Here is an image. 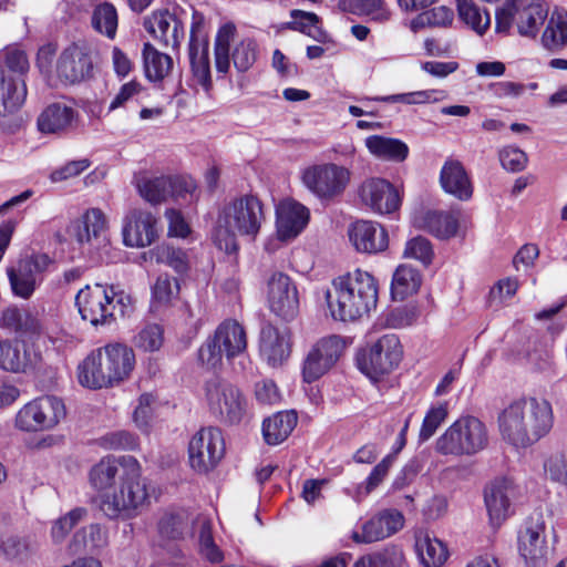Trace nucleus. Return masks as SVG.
<instances>
[{"label":"nucleus","mask_w":567,"mask_h":567,"mask_svg":"<svg viewBox=\"0 0 567 567\" xmlns=\"http://www.w3.org/2000/svg\"><path fill=\"white\" fill-rule=\"evenodd\" d=\"M545 523L538 518L527 522L518 536V551L530 567H545L554 556V546L545 534Z\"/></svg>","instance_id":"18"},{"label":"nucleus","mask_w":567,"mask_h":567,"mask_svg":"<svg viewBox=\"0 0 567 567\" xmlns=\"http://www.w3.org/2000/svg\"><path fill=\"white\" fill-rule=\"evenodd\" d=\"M87 515L84 507H75L52 522L50 537L53 544L59 545L65 540L70 532Z\"/></svg>","instance_id":"52"},{"label":"nucleus","mask_w":567,"mask_h":567,"mask_svg":"<svg viewBox=\"0 0 567 567\" xmlns=\"http://www.w3.org/2000/svg\"><path fill=\"white\" fill-rule=\"evenodd\" d=\"M393 461L394 455L390 454L386 455L380 463H378L365 480L364 484L359 487L358 493L361 494L363 489V494L368 495L374 491L388 475Z\"/></svg>","instance_id":"62"},{"label":"nucleus","mask_w":567,"mask_h":567,"mask_svg":"<svg viewBox=\"0 0 567 567\" xmlns=\"http://www.w3.org/2000/svg\"><path fill=\"white\" fill-rule=\"evenodd\" d=\"M542 44L551 52L560 51L567 45V16H551L542 34Z\"/></svg>","instance_id":"48"},{"label":"nucleus","mask_w":567,"mask_h":567,"mask_svg":"<svg viewBox=\"0 0 567 567\" xmlns=\"http://www.w3.org/2000/svg\"><path fill=\"white\" fill-rule=\"evenodd\" d=\"M146 482L142 477L141 465L133 456L124 458L122 480L112 492L101 495V511L109 518L131 517L147 501Z\"/></svg>","instance_id":"3"},{"label":"nucleus","mask_w":567,"mask_h":567,"mask_svg":"<svg viewBox=\"0 0 567 567\" xmlns=\"http://www.w3.org/2000/svg\"><path fill=\"white\" fill-rule=\"evenodd\" d=\"M225 355L215 337H209L198 350V360L207 369H216L223 362Z\"/></svg>","instance_id":"61"},{"label":"nucleus","mask_w":567,"mask_h":567,"mask_svg":"<svg viewBox=\"0 0 567 567\" xmlns=\"http://www.w3.org/2000/svg\"><path fill=\"white\" fill-rule=\"evenodd\" d=\"M188 59L194 80L209 94L213 89L209 40L205 32V17L197 10L192 13Z\"/></svg>","instance_id":"12"},{"label":"nucleus","mask_w":567,"mask_h":567,"mask_svg":"<svg viewBox=\"0 0 567 567\" xmlns=\"http://www.w3.org/2000/svg\"><path fill=\"white\" fill-rule=\"evenodd\" d=\"M402 357L400 340L395 334H384L372 343L368 349L360 352L357 357V363L370 379L389 374L398 367Z\"/></svg>","instance_id":"11"},{"label":"nucleus","mask_w":567,"mask_h":567,"mask_svg":"<svg viewBox=\"0 0 567 567\" xmlns=\"http://www.w3.org/2000/svg\"><path fill=\"white\" fill-rule=\"evenodd\" d=\"M339 6L346 12L367 17L375 23H386L392 18L385 0H340Z\"/></svg>","instance_id":"40"},{"label":"nucleus","mask_w":567,"mask_h":567,"mask_svg":"<svg viewBox=\"0 0 567 567\" xmlns=\"http://www.w3.org/2000/svg\"><path fill=\"white\" fill-rule=\"evenodd\" d=\"M142 58L145 76L151 82H162L173 70L172 56L159 52L150 42L144 43Z\"/></svg>","instance_id":"41"},{"label":"nucleus","mask_w":567,"mask_h":567,"mask_svg":"<svg viewBox=\"0 0 567 567\" xmlns=\"http://www.w3.org/2000/svg\"><path fill=\"white\" fill-rule=\"evenodd\" d=\"M156 258L158 264H164L177 274H185L188 270V257L185 250H148L140 254L135 262L143 265L144 262Z\"/></svg>","instance_id":"50"},{"label":"nucleus","mask_w":567,"mask_h":567,"mask_svg":"<svg viewBox=\"0 0 567 567\" xmlns=\"http://www.w3.org/2000/svg\"><path fill=\"white\" fill-rule=\"evenodd\" d=\"M164 342V329L158 323L145 324L134 337L133 343L145 352L158 351Z\"/></svg>","instance_id":"54"},{"label":"nucleus","mask_w":567,"mask_h":567,"mask_svg":"<svg viewBox=\"0 0 567 567\" xmlns=\"http://www.w3.org/2000/svg\"><path fill=\"white\" fill-rule=\"evenodd\" d=\"M348 236L354 248H389L386 229L370 220H355L350 224Z\"/></svg>","instance_id":"32"},{"label":"nucleus","mask_w":567,"mask_h":567,"mask_svg":"<svg viewBox=\"0 0 567 567\" xmlns=\"http://www.w3.org/2000/svg\"><path fill=\"white\" fill-rule=\"evenodd\" d=\"M553 410L545 399L523 398L508 404L498 415V429L504 441L527 447L549 433Z\"/></svg>","instance_id":"1"},{"label":"nucleus","mask_w":567,"mask_h":567,"mask_svg":"<svg viewBox=\"0 0 567 567\" xmlns=\"http://www.w3.org/2000/svg\"><path fill=\"white\" fill-rule=\"evenodd\" d=\"M83 320L93 326L106 324L113 320L114 293L110 295L102 285L86 286L75 298Z\"/></svg>","instance_id":"19"},{"label":"nucleus","mask_w":567,"mask_h":567,"mask_svg":"<svg viewBox=\"0 0 567 567\" xmlns=\"http://www.w3.org/2000/svg\"><path fill=\"white\" fill-rule=\"evenodd\" d=\"M54 261L55 257L49 252L33 251L9 267L7 274L13 293L23 299L30 298L38 285L37 275L50 269Z\"/></svg>","instance_id":"16"},{"label":"nucleus","mask_w":567,"mask_h":567,"mask_svg":"<svg viewBox=\"0 0 567 567\" xmlns=\"http://www.w3.org/2000/svg\"><path fill=\"white\" fill-rule=\"evenodd\" d=\"M458 18L478 35H484L491 27V14L473 0H455Z\"/></svg>","instance_id":"45"},{"label":"nucleus","mask_w":567,"mask_h":567,"mask_svg":"<svg viewBox=\"0 0 567 567\" xmlns=\"http://www.w3.org/2000/svg\"><path fill=\"white\" fill-rule=\"evenodd\" d=\"M55 74L65 86L78 85L93 78V49L86 40H78L66 45L55 62Z\"/></svg>","instance_id":"9"},{"label":"nucleus","mask_w":567,"mask_h":567,"mask_svg":"<svg viewBox=\"0 0 567 567\" xmlns=\"http://www.w3.org/2000/svg\"><path fill=\"white\" fill-rule=\"evenodd\" d=\"M379 286L368 271L357 269L332 281L326 291L328 308L333 319L354 321L369 315L378 303Z\"/></svg>","instance_id":"2"},{"label":"nucleus","mask_w":567,"mask_h":567,"mask_svg":"<svg viewBox=\"0 0 567 567\" xmlns=\"http://www.w3.org/2000/svg\"><path fill=\"white\" fill-rule=\"evenodd\" d=\"M415 549L424 567H442L449 558L446 545L427 532L416 534Z\"/></svg>","instance_id":"37"},{"label":"nucleus","mask_w":567,"mask_h":567,"mask_svg":"<svg viewBox=\"0 0 567 567\" xmlns=\"http://www.w3.org/2000/svg\"><path fill=\"white\" fill-rule=\"evenodd\" d=\"M447 415L449 402L444 401L432 405L424 416L419 434L420 441L425 442L430 440L439 426L446 420Z\"/></svg>","instance_id":"56"},{"label":"nucleus","mask_w":567,"mask_h":567,"mask_svg":"<svg viewBox=\"0 0 567 567\" xmlns=\"http://www.w3.org/2000/svg\"><path fill=\"white\" fill-rule=\"evenodd\" d=\"M344 349V341L339 336L319 339L305 357L301 371L303 381L311 383L324 375L338 362Z\"/></svg>","instance_id":"17"},{"label":"nucleus","mask_w":567,"mask_h":567,"mask_svg":"<svg viewBox=\"0 0 567 567\" xmlns=\"http://www.w3.org/2000/svg\"><path fill=\"white\" fill-rule=\"evenodd\" d=\"M91 22L93 29L107 39L113 40L116 37L118 16L111 2L97 4L93 10Z\"/></svg>","instance_id":"49"},{"label":"nucleus","mask_w":567,"mask_h":567,"mask_svg":"<svg viewBox=\"0 0 567 567\" xmlns=\"http://www.w3.org/2000/svg\"><path fill=\"white\" fill-rule=\"evenodd\" d=\"M103 374L94 367V358H86L78 368L79 382L89 389H101L109 386Z\"/></svg>","instance_id":"60"},{"label":"nucleus","mask_w":567,"mask_h":567,"mask_svg":"<svg viewBox=\"0 0 567 567\" xmlns=\"http://www.w3.org/2000/svg\"><path fill=\"white\" fill-rule=\"evenodd\" d=\"M258 54L259 48L256 40L251 38H245L234 47L231 52V61L238 72L245 73L255 64Z\"/></svg>","instance_id":"53"},{"label":"nucleus","mask_w":567,"mask_h":567,"mask_svg":"<svg viewBox=\"0 0 567 567\" xmlns=\"http://www.w3.org/2000/svg\"><path fill=\"white\" fill-rule=\"evenodd\" d=\"M225 442L217 427H203L189 441L188 458L190 467L198 473H207L223 458Z\"/></svg>","instance_id":"14"},{"label":"nucleus","mask_w":567,"mask_h":567,"mask_svg":"<svg viewBox=\"0 0 567 567\" xmlns=\"http://www.w3.org/2000/svg\"><path fill=\"white\" fill-rule=\"evenodd\" d=\"M290 17L293 20L287 23L288 29L307 34L318 42H327L328 33L318 27L320 18L315 12L293 9Z\"/></svg>","instance_id":"46"},{"label":"nucleus","mask_w":567,"mask_h":567,"mask_svg":"<svg viewBox=\"0 0 567 567\" xmlns=\"http://www.w3.org/2000/svg\"><path fill=\"white\" fill-rule=\"evenodd\" d=\"M358 195L367 207L381 215L394 213L402 203L395 186L380 177L363 181L359 186Z\"/></svg>","instance_id":"21"},{"label":"nucleus","mask_w":567,"mask_h":567,"mask_svg":"<svg viewBox=\"0 0 567 567\" xmlns=\"http://www.w3.org/2000/svg\"><path fill=\"white\" fill-rule=\"evenodd\" d=\"M348 168L334 163L317 164L302 172L303 185L319 199L333 200L341 196L350 183Z\"/></svg>","instance_id":"10"},{"label":"nucleus","mask_w":567,"mask_h":567,"mask_svg":"<svg viewBox=\"0 0 567 567\" xmlns=\"http://www.w3.org/2000/svg\"><path fill=\"white\" fill-rule=\"evenodd\" d=\"M512 485L507 480H496L485 488V505L493 526H499L509 514Z\"/></svg>","instance_id":"31"},{"label":"nucleus","mask_w":567,"mask_h":567,"mask_svg":"<svg viewBox=\"0 0 567 567\" xmlns=\"http://www.w3.org/2000/svg\"><path fill=\"white\" fill-rule=\"evenodd\" d=\"M136 187L140 196L152 205H159L168 199V175L142 177Z\"/></svg>","instance_id":"47"},{"label":"nucleus","mask_w":567,"mask_h":567,"mask_svg":"<svg viewBox=\"0 0 567 567\" xmlns=\"http://www.w3.org/2000/svg\"><path fill=\"white\" fill-rule=\"evenodd\" d=\"M144 29L162 45L179 50L185 37L184 23L167 9L153 11L144 20Z\"/></svg>","instance_id":"25"},{"label":"nucleus","mask_w":567,"mask_h":567,"mask_svg":"<svg viewBox=\"0 0 567 567\" xmlns=\"http://www.w3.org/2000/svg\"><path fill=\"white\" fill-rule=\"evenodd\" d=\"M58 245L106 248L111 241L104 213L100 208L87 209L81 218L71 220L64 229L54 235Z\"/></svg>","instance_id":"8"},{"label":"nucleus","mask_w":567,"mask_h":567,"mask_svg":"<svg viewBox=\"0 0 567 567\" xmlns=\"http://www.w3.org/2000/svg\"><path fill=\"white\" fill-rule=\"evenodd\" d=\"M260 353L271 367H279L290 355V336L270 323L265 324L260 332Z\"/></svg>","instance_id":"29"},{"label":"nucleus","mask_w":567,"mask_h":567,"mask_svg":"<svg viewBox=\"0 0 567 567\" xmlns=\"http://www.w3.org/2000/svg\"><path fill=\"white\" fill-rule=\"evenodd\" d=\"M122 235L125 246L146 248L158 239V219L151 212L134 209L125 219Z\"/></svg>","instance_id":"22"},{"label":"nucleus","mask_w":567,"mask_h":567,"mask_svg":"<svg viewBox=\"0 0 567 567\" xmlns=\"http://www.w3.org/2000/svg\"><path fill=\"white\" fill-rule=\"evenodd\" d=\"M125 457L126 456L115 458L106 456L92 466L89 473L90 484L94 489L100 492L101 495L106 492H112L116 483L122 480Z\"/></svg>","instance_id":"33"},{"label":"nucleus","mask_w":567,"mask_h":567,"mask_svg":"<svg viewBox=\"0 0 567 567\" xmlns=\"http://www.w3.org/2000/svg\"><path fill=\"white\" fill-rule=\"evenodd\" d=\"M102 351L104 352L106 365L110 367V374L114 383L128 378L135 365L133 349L125 344L112 343L102 348Z\"/></svg>","instance_id":"35"},{"label":"nucleus","mask_w":567,"mask_h":567,"mask_svg":"<svg viewBox=\"0 0 567 567\" xmlns=\"http://www.w3.org/2000/svg\"><path fill=\"white\" fill-rule=\"evenodd\" d=\"M109 545L106 527L100 524H91L74 533L70 543L73 553L86 549L90 553H99Z\"/></svg>","instance_id":"39"},{"label":"nucleus","mask_w":567,"mask_h":567,"mask_svg":"<svg viewBox=\"0 0 567 567\" xmlns=\"http://www.w3.org/2000/svg\"><path fill=\"white\" fill-rule=\"evenodd\" d=\"M42 357L32 346L18 340H0V370L10 373H29L41 362Z\"/></svg>","instance_id":"23"},{"label":"nucleus","mask_w":567,"mask_h":567,"mask_svg":"<svg viewBox=\"0 0 567 567\" xmlns=\"http://www.w3.org/2000/svg\"><path fill=\"white\" fill-rule=\"evenodd\" d=\"M379 567H404L405 556L400 546L390 545L374 553Z\"/></svg>","instance_id":"64"},{"label":"nucleus","mask_w":567,"mask_h":567,"mask_svg":"<svg viewBox=\"0 0 567 567\" xmlns=\"http://www.w3.org/2000/svg\"><path fill=\"white\" fill-rule=\"evenodd\" d=\"M214 337L220 344L228 360L240 355L247 348L246 331L244 327L235 320L221 322L217 327Z\"/></svg>","instance_id":"36"},{"label":"nucleus","mask_w":567,"mask_h":567,"mask_svg":"<svg viewBox=\"0 0 567 567\" xmlns=\"http://www.w3.org/2000/svg\"><path fill=\"white\" fill-rule=\"evenodd\" d=\"M544 471L550 481L567 486V450L550 454L544 462Z\"/></svg>","instance_id":"58"},{"label":"nucleus","mask_w":567,"mask_h":567,"mask_svg":"<svg viewBox=\"0 0 567 567\" xmlns=\"http://www.w3.org/2000/svg\"><path fill=\"white\" fill-rule=\"evenodd\" d=\"M221 214L228 224L233 220L234 227L240 235L252 239L259 234L261 224L266 219L262 202L252 194L234 198L224 206Z\"/></svg>","instance_id":"15"},{"label":"nucleus","mask_w":567,"mask_h":567,"mask_svg":"<svg viewBox=\"0 0 567 567\" xmlns=\"http://www.w3.org/2000/svg\"><path fill=\"white\" fill-rule=\"evenodd\" d=\"M151 289L153 306H167L179 293L177 279L169 277L167 274L159 275Z\"/></svg>","instance_id":"55"},{"label":"nucleus","mask_w":567,"mask_h":567,"mask_svg":"<svg viewBox=\"0 0 567 567\" xmlns=\"http://www.w3.org/2000/svg\"><path fill=\"white\" fill-rule=\"evenodd\" d=\"M194 516L189 511L182 507L165 509L157 520V530L162 538L167 540L184 539L194 530Z\"/></svg>","instance_id":"30"},{"label":"nucleus","mask_w":567,"mask_h":567,"mask_svg":"<svg viewBox=\"0 0 567 567\" xmlns=\"http://www.w3.org/2000/svg\"><path fill=\"white\" fill-rule=\"evenodd\" d=\"M29 60L24 51L11 49L6 52L0 68V116L17 112L27 97L25 75Z\"/></svg>","instance_id":"6"},{"label":"nucleus","mask_w":567,"mask_h":567,"mask_svg":"<svg viewBox=\"0 0 567 567\" xmlns=\"http://www.w3.org/2000/svg\"><path fill=\"white\" fill-rule=\"evenodd\" d=\"M236 32L234 23H225L221 25L216 34L214 53L215 66L218 73L226 74L230 66L229 48L230 40Z\"/></svg>","instance_id":"51"},{"label":"nucleus","mask_w":567,"mask_h":567,"mask_svg":"<svg viewBox=\"0 0 567 567\" xmlns=\"http://www.w3.org/2000/svg\"><path fill=\"white\" fill-rule=\"evenodd\" d=\"M65 416L61 399L53 395L38 398L23 405L16 415V427L37 432L54 427Z\"/></svg>","instance_id":"13"},{"label":"nucleus","mask_w":567,"mask_h":567,"mask_svg":"<svg viewBox=\"0 0 567 567\" xmlns=\"http://www.w3.org/2000/svg\"><path fill=\"white\" fill-rule=\"evenodd\" d=\"M422 285V276L412 264L405 262L396 267L391 281V296L394 300H404L416 293Z\"/></svg>","instance_id":"38"},{"label":"nucleus","mask_w":567,"mask_h":567,"mask_svg":"<svg viewBox=\"0 0 567 567\" xmlns=\"http://www.w3.org/2000/svg\"><path fill=\"white\" fill-rule=\"evenodd\" d=\"M310 220L309 209L295 199H284L276 208V234L287 243L299 236Z\"/></svg>","instance_id":"26"},{"label":"nucleus","mask_w":567,"mask_h":567,"mask_svg":"<svg viewBox=\"0 0 567 567\" xmlns=\"http://www.w3.org/2000/svg\"><path fill=\"white\" fill-rule=\"evenodd\" d=\"M168 198L174 200L192 199L197 189L196 181L189 175H168Z\"/></svg>","instance_id":"59"},{"label":"nucleus","mask_w":567,"mask_h":567,"mask_svg":"<svg viewBox=\"0 0 567 567\" xmlns=\"http://www.w3.org/2000/svg\"><path fill=\"white\" fill-rule=\"evenodd\" d=\"M192 535L196 539L197 551L202 558L210 564H220L225 559L224 551L215 542L209 517L197 515Z\"/></svg>","instance_id":"34"},{"label":"nucleus","mask_w":567,"mask_h":567,"mask_svg":"<svg viewBox=\"0 0 567 567\" xmlns=\"http://www.w3.org/2000/svg\"><path fill=\"white\" fill-rule=\"evenodd\" d=\"M548 17V8L542 0H505L495 10V32L509 35L513 25L523 38L536 39Z\"/></svg>","instance_id":"5"},{"label":"nucleus","mask_w":567,"mask_h":567,"mask_svg":"<svg viewBox=\"0 0 567 567\" xmlns=\"http://www.w3.org/2000/svg\"><path fill=\"white\" fill-rule=\"evenodd\" d=\"M489 444L487 425L476 416L455 420L436 440L435 450L442 455L473 456Z\"/></svg>","instance_id":"4"},{"label":"nucleus","mask_w":567,"mask_h":567,"mask_svg":"<svg viewBox=\"0 0 567 567\" xmlns=\"http://www.w3.org/2000/svg\"><path fill=\"white\" fill-rule=\"evenodd\" d=\"M419 317L417 308L413 305H404L389 312L386 324L393 329L406 328L413 324Z\"/></svg>","instance_id":"63"},{"label":"nucleus","mask_w":567,"mask_h":567,"mask_svg":"<svg viewBox=\"0 0 567 567\" xmlns=\"http://www.w3.org/2000/svg\"><path fill=\"white\" fill-rule=\"evenodd\" d=\"M297 414L284 411L266 419L262 423V435L267 444L277 445L284 442L297 425Z\"/></svg>","instance_id":"42"},{"label":"nucleus","mask_w":567,"mask_h":567,"mask_svg":"<svg viewBox=\"0 0 567 567\" xmlns=\"http://www.w3.org/2000/svg\"><path fill=\"white\" fill-rule=\"evenodd\" d=\"M79 112L62 102L45 106L37 118V127L43 134L62 135L76 126Z\"/></svg>","instance_id":"28"},{"label":"nucleus","mask_w":567,"mask_h":567,"mask_svg":"<svg viewBox=\"0 0 567 567\" xmlns=\"http://www.w3.org/2000/svg\"><path fill=\"white\" fill-rule=\"evenodd\" d=\"M204 398L210 414L221 423L238 424L247 414V399L236 385L226 380L217 377L207 380Z\"/></svg>","instance_id":"7"},{"label":"nucleus","mask_w":567,"mask_h":567,"mask_svg":"<svg viewBox=\"0 0 567 567\" xmlns=\"http://www.w3.org/2000/svg\"><path fill=\"white\" fill-rule=\"evenodd\" d=\"M404 515L396 508H384L372 515L361 526V530H354L351 538L357 544H372L384 540L404 527Z\"/></svg>","instance_id":"20"},{"label":"nucleus","mask_w":567,"mask_h":567,"mask_svg":"<svg viewBox=\"0 0 567 567\" xmlns=\"http://www.w3.org/2000/svg\"><path fill=\"white\" fill-rule=\"evenodd\" d=\"M422 225L439 239H450L458 230V219L449 212L427 210L422 216Z\"/></svg>","instance_id":"44"},{"label":"nucleus","mask_w":567,"mask_h":567,"mask_svg":"<svg viewBox=\"0 0 567 567\" xmlns=\"http://www.w3.org/2000/svg\"><path fill=\"white\" fill-rule=\"evenodd\" d=\"M365 146L371 154L389 161L403 162L409 155V146L393 137L371 135L365 140Z\"/></svg>","instance_id":"43"},{"label":"nucleus","mask_w":567,"mask_h":567,"mask_svg":"<svg viewBox=\"0 0 567 567\" xmlns=\"http://www.w3.org/2000/svg\"><path fill=\"white\" fill-rule=\"evenodd\" d=\"M442 189L461 202L473 197L474 184L463 163L458 159L447 158L440 172Z\"/></svg>","instance_id":"27"},{"label":"nucleus","mask_w":567,"mask_h":567,"mask_svg":"<svg viewBox=\"0 0 567 567\" xmlns=\"http://www.w3.org/2000/svg\"><path fill=\"white\" fill-rule=\"evenodd\" d=\"M268 305L276 316L290 320L299 308L298 291L291 279L285 274H275L268 281Z\"/></svg>","instance_id":"24"},{"label":"nucleus","mask_w":567,"mask_h":567,"mask_svg":"<svg viewBox=\"0 0 567 567\" xmlns=\"http://www.w3.org/2000/svg\"><path fill=\"white\" fill-rule=\"evenodd\" d=\"M0 551L7 559L22 561L30 556L32 548L27 538L10 535L1 538Z\"/></svg>","instance_id":"57"}]
</instances>
